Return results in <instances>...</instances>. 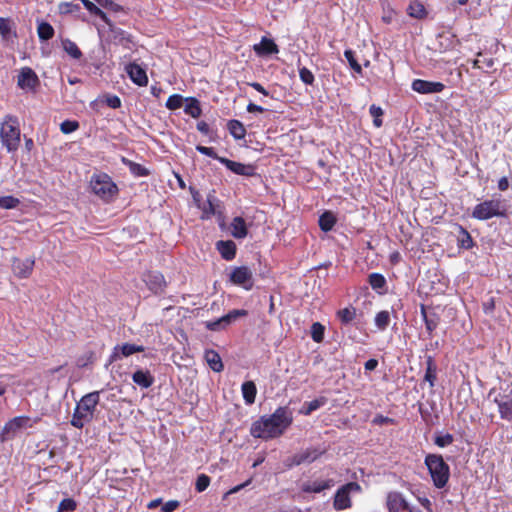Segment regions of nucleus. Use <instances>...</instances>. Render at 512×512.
<instances>
[{"instance_id":"nucleus-5","label":"nucleus","mask_w":512,"mask_h":512,"mask_svg":"<svg viewBox=\"0 0 512 512\" xmlns=\"http://www.w3.org/2000/svg\"><path fill=\"white\" fill-rule=\"evenodd\" d=\"M506 211L505 200L492 198L477 204L472 211V217L478 220H488L493 217H503L506 215Z\"/></svg>"},{"instance_id":"nucleus-59","label":"nucleus","mask_w":512,"mask_h":512,"mask_svg":"<svg viewBox=\"0 0 512 512\" xmlns=\"http://www.w3.org/2000/svg\"><path fill=\"white\" fill-rule=\"evenodd\" d=\"M248 85L251 86L252 88H254L259 93H261L262 95L269 96V92L260 83L251 82V83H248Z\"/></svg>"},{"instance_id":"nucleus-23","label":"nucleus","mask_w":512,"mask_h":512,"mask_svg":"<svg viewBox=\"0 0 512 512\" xmlns=\"http://www.w3.org/2000/svg\"><path fill=\"white\" fill-rule=\"evenodd\" d=\"M217 250L225 260H232L236 255V245L233 241H218L216 243Z\"/></svg>"},{"instance_id":"nucleus-45","label":"nucleus","mask_w":512,"mask_h":512,"mask_svg":"<svg viewBox=\"0 0 512 512\" xmlns=\"http://www.w3.org/2000/svg\"><path fill=\"white\" fill-rule=\"evenodd\" d=\"M184 98L179 94L171 95L166 102V107L170 110H176L182 107Z\"/></svg>"},{"instance_id":"nucleus-46","label":"nucleus","mask_w":512,"mask_h":512,"mask_svg":"<svg viewBox=\"0 0 512 512\" xmlns=\"http://www.w3.org/2000/svg\"><path fill=\"white\" fill-rule=\"evenodd\" d=\"M77 504L71 498L63 499L58 506V512H73L76 510Z\"/></svg>"},{"instance_id":"nucleus-32","label":"nucleus","mask_w":512,"mask_h":512,"mask_svg":"<svg viewBox=\"0 0 512 512\" xmlns=\"http://www.w3.org/2000/svg\"><path fill=\"white\" fill-rule=\"evenodd\" d=\"M421 313H422L423 319L425 321L426 329L429 332H432L433 330H435L439 324L438 315L435 313H430V314L427 313L424 306L421 307Z\"/></svg>"},{"instance_id":"nucleus-25","label":"nucleus","mask_w":512,"mask_h":512,"mask_svg":"<svg viewBox=\"0 0 512 512\" xmlns=\"http://www.w3.org/2000/svg\"><path fill=\"white\" fill-rule=\"evenodd\" d=\"M231 234L237 239H242L247 235V227L242 217H235L231 222Z\"/></svg>"},{"instance_id":"nucleus-9","label":"nucleus","mask_w":512,"mask_h":512,"mask_svg":"<svg viewBox=\"0 0 512 512\" xmlns=\"http://www.w3.org/2000/svg\"><path fill=\"white\" fill-rule=\"evenodd\" d=\"M387 507L389 512H421L412 507L398 492H391L387 496Z\"/></svg>"},{"instance_id":"nucleus-56","label":"nucleus","mask_w":512,"mask_h":512,"mask_svg":"<svg viewBox=\"0 0 512 512\" xmlns=\"http://www.w3.org/2000/svg\"><path fill=\"white\" fill-rule=\"evenodd\" d=\"M462 237L459 239L461 247L469 249L472 247L473 241L470 234L466 230H462Z\"/></svg>"},{"instance_id":"nucleus-21","label":"nucleus","mask_w":512,"mask_h":512,"mask_svg":"<svg viewBox=\"0 0 512 512\" xmlns=\"http://www.w3.org/2000/svg\"><path fill=\"white\" fill-rule=\"evenodd\" d=\"M28 421H29L28 417H24V416L15 417L5 424V426L2 430V434L4 436H12L16 432H18L20 429H22L27 424Z\"/></svg>"},{"instance_id":"nucleus-57","label":"nucleus","mask_w":512,"mask_h":512,"mask_svg":"<svg viewBox=\"0 0 512 512\" xmlns=\"http://www.w3.org/2000/svg\"><path fill=\"white\" fill-rule=\"evenodd\" d=\"M180 505V502L177 500H169L165 504L162 505L161 511L162 512H173L175 511Z\"/></svg>"},{"instance_id":"nucleus-7","label":"nucleus","mask_w":512,"mask_h":512,"mask_svg":"<svg viewBox=\"0 0 512 512\" xmlns=\"http://www.w3.org/2000/svg\"><path fill=\"white\" fill-rule=\"evenodd\" d=\"M361 487L356 482H349L339 488L335 494L333 506L336 510H344L351 507L350 494L360 492Z\"/></svg>"},{"instance_id":"nucleus-64","label":"nucleus","mask_w":512,"mask_h":512,"mask_svg":"<svg viewBox=\"0 0 512 512\" xmlns=\"http://www.w3.org/2000/svg\"><path fill=\"white\" fill-rule=\"evenodd\" d=\"M161 504H162V499L161 498H157V499H154V500L150 501L148 503L147 507L149 509H154V508L158 507Z\"/></svg>"},{"instance_id":"nucleus-19","label":"nucleus","mask_w":512,"mask_h":512,"mask_svg":"<svg viewBox=\"0 0 512 512\" xmlns=\"http://www.w3.org/2000/svg\"><path fill=\"white\" fill-rule=\"evenodd\" d=\"M126 72L130 79L139 86H145L148 83V78L145 70L135 63L126 66Z\"/></svg>"},{"instance_id":"nucleus-18","label":"nucleus","mask_w":512,"mask_h":512,"mask_svg":"<svg viewBox=\"0 0 512 512\" xmlns=\"http://www.w3.org/2000/svg\"><path fill=\"white\" fill-rule=\"evenodd\" d=\"M334 484L332 479L308 481L302 484L301 489L305 493H320L323 490L332 488Z\"/></svg>"},{"instance_id":"nucleus-6","label":"nucleus","mask_w":512,"mask_h":512,"mask_svg":"<svg viewBox=\"0 0 512 512\" xmlns=\"http://www.w3.org/2000/svg\"><path fill=\"white\" fill-rule=\"evenodd\" d=\"M92 192L105 202L114 199L118 193L117 185L105 173L94 174L90 180Z\"/></svg>"},{"instance_id":"nucleus-13","label":"nucleus","mask_w":512,"mask_h":512,"mask_svg":"<svg viewBox=\"0 0 512 512\" xmlns=\"http://www.w3.org/2000/svg\"><path fill=\"white\" fill-rule=\"evenodd\" d=\"M321 454L322 452L318 451L317 449H306L305 451L297 453L294 456L288 458L286 460V466L291 468L293 466H298L302 463H311L315 461Z\"/></svg>"},{"instance_id":"nucleus-49","label":"nucleus","mask_w":512,"mask_h":512,"mask_svg":"<svg viewBox=\"0 0 512 512\" xmlns=\"http://www.w3.org/2000/svg\"><path fill=\"white\" fill-rule=\"evenodd\" d=\"M344 56L345 58L347 59V61L349 62L351 68L356 72V73H361L362 72V68L360 66V64L356 61L355 57H354V52L352 50H346L344 52Z\"/></svg>"},{"instance_id":"nucleus-39","label":"nucleus","mask_w":512,"mask_h":512,"mask_svg":"<svg viewBox=\"0 0 512 512\" xmlns=\"http://www.w3.org/2000/svg\"><path fill=\"white\" fill-rule=\"evenodd\" d=\"M123 163L129 167L130 172L135 176H147L148 170L141 164L135 163L126 158L122 159Z\"/></svg>"},{"instance_id":"nucleus-24","label":"nucleus","mask_w":512,"mask_h":512,"mask_svg":"<svg viewBox=\"0 0 512 512\" xmlns=\"http://www.w3.org/2000/svg\"><path fill=\"white\" fill-rule=\"evenodd\" d=\"M204 358L214 372H221L224 369L222 359L216 351L206 350Z\"/></svg>"},{"instance_id":"nucleus-63","label":"nucleus","mask_w":512,"mask_h":512,"mask_svg":"<svg viewBox=\"0 0 512 512\" xmlns=\"http://www.w3.org/2000/svg\"><path fill=\"white\" fill-rule=\"evenodd\" d=\"M197 129H198L200 132L204 133V134H207V133L209 132V126H208V124H207L206 122H203V121H201V122H199V123L197 124Z\"/></svg>"},{"instance_id":"nucleus-1","label":"nucleus","mask_w":512,"mask_h":512,"mask_svg":"<svg viewBox=\"0 0 512 512\" xmlns=\"http://www.w3.org/2000/svg\"><path fill=\"white\" fill-rule=\"evenodd\" d=\"M292 423L291 412L286 407H279L269 416H262L255 421L250 433L255 438L264 440L281 436Z\"/></svg>"},{"instance_id":"nucleus-42","label":"nucleus","mask_w":512,"mask_h":512,"mask_svg":"<svg viewBox=\"0 0 512 512\" xmlns=\"http://www.w3.org/2000/svg\"><path fill=\"white\" fill-rule=\"evenodd\" d=\"M325 328L319 322H315L311 326V337L316 343H321L324 339Z\"/></svg>"},{"instance_id":"nucleus-26","label":"nucleus","mask_w":512,"mask_h":512,"mask_svg":"<svg viewBox=\"0 0 512 512\" xmlns=\"http://www.w3.org/2000/svg\"><path fill=\"white\" fill-rule=\"evenodd\" d=\"M254 50L259 55L273 54L278 52L277 45L273 40L262 38L261 42L254 46Z\"/></svg>"},{"instance_id":"nucleus-54","label":"nucleus","mask_w":512,"mask_h":512,"mask_svg":"<svg viewBox=\"0 0 512 512\" xmlns=\"http://www.w3.org/2000/svg\"><path fill=\"white\" fill-rule=\"evenodd\" d=\"M0 34L4 39H8L11 34L10 21L4 18H0Z\"/></svg>"},{"instance_id":"nucleus-37","label":"nucleus","mask_w":512,"mask_h":512,"mask_svg":"<svg viewBox=\"0 0 512 512\" xmlns=\"http://www.w3.org/2000/svg\"><path fill=\"white\" fill-rule=\"evenodd\" d=\"M426 364H427V367H426L424 379H425V381L429 382L431 387H433L434 382L436 380V365L431 356H429L427 358Z\"/></svg>"},{"instance_id":"nucleus-60","label":"nucleus","mask_w":512,"mask_h":512,"mask_svg":"<svg viewBox=\"0 0 512 512\" xmlns=\"http://www.w3.org/2000/svg\"><path fill=\"white\" fill-rule=\"evenodd\" d=\"M378 366V361L376 359H369L368 361L365 362V370L367 371H372L374 369H376V367Z\"/></svg>"},{"instance_id":"nucleus-4","label":"nucleus","mask_w":512,"mask_h":512,"mask_svg":"<svg viewBox=\"0 0 512 512\" xmlns=\"http://www.w3.org/2000/svg\"><path fill=\"white\" fill-rule=\"evenodd\" d=\"M427 466L434 485L437 488H443L450 476L449 466L445 463L443 457L437 454H428L425 458Z\"/></svg>"},{"instance_id":"nucleus-50","label":"nucleus","mask_w":512,"mask_h":512,"mask_svg":"<svg viewBox=\"0 0 512 512\" xmlns=\"http://www.w3.org/2000/svg\"><path fill=\"white\" fill-rule=\"evenodd\" d=\"M369 112H370L371 116L374 118V120H373L374 125L376 127H380L382 125V120L380 117L383 115V110L376 105H371Z\"/></svg>"},{"instance_id":"nucleus-12","label":"nucleus","mask_w":512,"mask_h":512,"mask_svg":"<svg viewBox=\"0 0 512 512\" xmlns=\"http://www.w3.org/2000/svg\"><path fill=\"white\" fill-rule=\"evenodd\" d=\"M199 194H193L194 200L198 203V207L202 210L204 219H209L219 212L220 201L215 197L214 194L209 193L205 202L200 203L198 199Z\"/></svg>"},{"instance_id":"nucleus-30","label":"nucleus","mask_w":512,"mask_h":512,"mask_svg":"<svg viewBox=\"0 0 512 512\" xmlns=\"http://www.w3.org/2000/svg\"><path fill=\"white\" fill-rule=\"evenodd\" d=\"M144 281L147 282L150 289L154 292H158L159 290H161L164 285V278L158 272L148 274Z\"/></svg>"},{"instance_id":"nucleus-52","label":"nucleus","mask_w":512,"mask_h":512,"mask_svg":"<svg viewBox=\"0 0 512 512\" xmlns=\"http://www.w3.org/2000/svg\"><path fill=\"white\" fill-rule=\"evenodd\" d=\"M299 76H300L301 81L304 82L306 85H312L314 82L313 73L306 67H302L299 70Z\"/></svg>"},{"instance_id":"nucleus-38","label":"nucleus","mask_w":512,"mask_h":512,"mask_svg":"<svg viewBox=\"0 0 512 512\" xmlns=\"http://www.w3.org/2000/svg\"><path fill=\"white\" fill-rule=\"evenodd\" d=\"M62 46L64 51L72 58L79 59L82 56V52L73 41L65 39L62 41Z\"/></svg>"},{"instance_id":"nucleus-3","label":"nucleus","mask_w":512,"mask_h":512,"mask_svg":"<svg viewBox=\"0 0 512 512\" xmlns=\"http://www.w3.org/2000/svg\"><path fill=\"white\" fill-rule=\"evenodd\" d=\"M20 127L17 117L6 115L1 122L0 140L8 152H14L20 145Z\"/></svg>"},{"instance_id":"nucleus-53","label":"nucleus","mask_w":512,"mask_h":512,"mask_svg":"<svg viewBox=\"0 0 512 512\" xmlns=\"http://www.w3.org/2000/svg\"><path fill=\"white\" fill-rule=\"evenodd\" d=\"M453 436L449 433L443 434V435H437L435 437V444L439 447H446L450 445L453 442Z\"/></svg>"},{"instance_id":"nucleus-44","label":"nucleus","mask_w":512,"mask_h":512,"mask_svg":"<svg viewBox=\"0 0 512 512\" xmlns=\"http://www.w3.org/2000/svg\"><path fill=\"white\" fill-rule=\"evenodd\" d=\"M369 284L373 289H382L386 284V280L383 275L372 273L369 275Z\"/></svg>"},{"instance_id":"nucleus-22","label":"nucleus","mask_w":512,"mask_h":512,"mask_svg":"<svg viewBox=\"0 0 512 512\" xmlns=\"http://www.w3.org/2000/svg\"><path fill=\"white\" fill-rule=\"evenodd\" d=\"M132 380L135 384L145 389L151 387L154 383V377L150 371L142 369H139L133 373Z\"/></svg>"},{"instance_id":"nucleus-8","label":"nucleus","mask_w":512,"mask_h":512,"mask_svg":"<svg viewBox=\"0 0 512 512\" xmlns=\"http://www.w3.org/2000/svg\"><path fill=\"white\" fill-rule=\"evenodd\" d=\"M230 280L233 284L242 286L246 290L253 287V273L246 266L236 267L230 274Z\"/></svg>"},{"instance_id":"nucleus-62","label":"nucleus","mask_w":512,"mask_h":512,"mask_svg":"<svg viewBox=\"0 0 512 512\" xmlns=\"http://www.w3.org/2000/svg\"><path fill=\"white\" fill-rule=\"evenodd\" d=\"M265 109L259 105H256L254 103H249L247 105V111L249 113H255V112H263Z\"/></svg>"},{"instance_id":"nucleus-35","label":"nucleus","mask_w":512,"mask_h":512,"mask_svg":"<svg viewBox=\"0 0 512 512\" xmlns=\"http://www.w3.org/2000/svg\"><path fill=\"white\" fill-rule=\"evenodd\" d=\"M184 112L193 118L199 117L201 114V108L199 106L198 100L194 98L186 99Z\"/></svg>"},{"instance_id":"nucleus-36","label":"nucleus","mask_w":512,"mask_h":512,"mask_svg":"<svg viewBox=\"0 0 512 512\" xmlns=\"http://www.w3.org/2000/svg\"><path fill=\"white\" fill-rule=\"evenodd\" d=\"M37 33L42 41H47L54 36V28L47 22H41L37 27Z\"/></svg>"},{"instance_id":"nucleus-61","label":"nucleus","mask_w":512,"mask_h":512,"mask_svg":"<svg viewBox=\"0 0 512 512\" xmlns=\"http://www.w3.org/2000/svg\"><path fill=\"white\" fill-rule=\"evenodd\" d=\"M509 187V181H508V178L507 177H502L499 181H498V189L500 191H506Z\"/></svg>"},{"instance_id":"nucleus-40","label":"nucleus","mask_w":512,"mask_h":512,"mask_svg":"<svg viewBox=\"0 0 512 512\" xmlns=\"http://www.w3.org/2000/svg\"><path fill=\"white\" fill-rule=\"evenodd\" d=\"M337 315L343 324H349L356 316V309L354 307H346L339 310Z\"/></svg>"},{"instance_id":"nucleus-28","label":"nucleus","mask_w":512,"mask_h":512,"mask_svg":"<svg viewBox=\"0 0 512 512\" xmlns=\"http://www.w3.org/2000/svg\"><path fill=\"white\" fill-rule=\"evenodd\" d=\"M120 351L122 356L124 357H128L134 353H138V352H143L144 351V346L142 345H136V344H130V343H125V344H122V345H117L115 348H114V353H113V358H116L117 357V352Z\"/></svg>"},{"instance_id":"nucleus-29","label":"nucleus","mask_w":512,"mask_h":512,"mask_svg":"<svg viewBox=\"0 0 512 512\" xmlns=\"http://www.w3.org/2000/svg\"><path fill=\"white\" fill-rule=\"evenodd\" d=\"M230 134L237 140L243 139L246 135L244 125L238 120H230L227 123Z\"/></svg>"},{"instance_id":"nucleus-41","label":"nucleus","mask_w":512,"mask_h":512,"mask_svg":"<svg viewBox=\"0 0 512 512\" xmlns=\"http://www.w3.org/2000/svg\"><path fill=\"white\" fill-rule=\"evenodd\" d=\"M390 323V313L388 311H380L375 316V325L380 330H385Z\"/></svg>"},{"instance_id":"nucleus-27","label":"nucleus","mask_w":512,"mask_h":512,"mask_svg":"<svg viewBox=\"0 0 512 512\" xmlns=\"http://www.w3.org/2000/svg\"><path fill=\"white\" fill-rule=\"evenodd\" d=\"M242 395L246 404L251 405L255 402L257 388L253 381H246L241 386Z\"/></svg>"},{"instance_id":"nucleus-15","label":"nucleus","mask_w":512,"mask_h":512,"mask_svg":"<svg viewBox=\"0 0 512 512\" xmlns=\"http://www.w3.org/2000/svg\"><path fill=\"white\" fill-rule=\"evenodd\" d=\"M84 7L91 13L96 16H99L110 28V30L115 34V38L117 36H120V40L125 39L124 32L120 29H117L113 26L107 15L99 8L97 7L93 2L89 0H81Z\"/></svg>"},{"instance_id":"nucleus-43","label":"nucleus","mask_w":512,"mask_h":512,"mask_svg":"<svg viewBox=\"0 0 512 512\" xmlns=\"http://www.w3.org/2000/svg\"><path fill=\"white\" fill-rule=\"evenodd\" d=\"M20 204V200L14 196L8 195L0 197V208L2 209H15Z\"/></svg>"},{"instance_id":"nucleus-48","label":"nucleus","mask_w":512,"mask_h":512,"mask_svg":"<svg viewBox=\"0 0 512 512\" xmlns=\"http://www.w3.org/2000/svg\"><path fill=\"white\" fill-rule=\"evenodd\" d=\"M210 484V477L206 474H200L197 477L196 483H195V489L197 492H203L205 491Z\"/></svg>"},{"instance_id":"nucleus-51","label":"nucleus","mask_w":512,"mask_h":512,"mask_svg":"<svg viewBox=\"0 0 512 512\" xmlns=\"http://www.w3.org/2000/svg\"><path fill=\"white\" fill-rule=\"evenodd\" d=\"M78 127H79V124L77 121L66 120L61 123L60 130L64 134H69V133L76 131L78 129Z\"/></svg>"},{"instance_id":"nucleus-10","label":"nucleus","mask_w":512,"mask_h":512,"mask_svg":"<svg viewBox=\"0 0 512 512\" xmlns=\"http://www.w3.org/2000/svg\"><path fill=\"white\" fill-rule=\"evenodd\" d=\"M38 84L39 78L30 67H23L20 69L17 76V85L20 89L32 91L37 87Z\"/></svg>"},{"instance_id":"nucleus-16","label":"nucleus","mask_w":512,"mask_h":512,"mask_svg":"<svg viewBox=\"0 0 512 512\" xmlns=\"http://www.w3.org/2000/svg\"><path fill=\"white\" fill-rule=\"evenodd\" d=\"M34 267V260L31 258H26L21 260L19 258H14L12 263V271L14 275L18 278H28L32 273Z\"/></svg>"},{"instance_id":"nucleus-20","label":"nucleus","mask_w":512,"mask_h":512,"mask_svg":"<svg viewBox=\"0 0 512 512\" xmlns=\"http://www.w3.org/2000/svg\"><path fill=\"white\" fill-rule=\"evenodd\" d=\"M219 162L225 165L230 171L238 175L251 176L253 168L250 165H245L239 162L229 160L227 158H219Z\"/></svg>"},{"instance_id":"nucleus-34","label":"nucleus","mask_w":512,"mask_h":512,"mask_svg":"<svg viewBox=\"0 0 512 512\" xmlns=\"http://www.w3.org/2000/svg\"><path fill=\"white\" fill-rule=\"evenodd\" d=\"M407 11L411 17H414L417 19H421V18L425 17V15H426L425 7L423 6V4L421 2H419L417 0L412 1L409 4Z\"/></svg>"},{"instance_id":"nucleus-11","label":"nucleus","mask_w":512,"mask_h":512,"mask_svg":"<svg viewBox=\"0 0 512 512\" xmlns=\"http://www.w3.org/2000/svg\"><path fill=\"white\" fill-rule=\"evenodd\" d=\"M247 314L246 310H232L228 314L222 316L221 318L215 320V321H208L206 322V328L211 331H219L221 329H224L228 325H230L232 322L237 320L241 316H245Z\"/></svg>"},{"instance_id":"nucleus-33","label":"nucleus","mask_w":512,"mask_h":512,"mask_svg":"<svg viewBox=\"0 0 512 512\" xmlns=\"http://www.w3.org/2000/svg\"><path fill=\"white\" fill-rule=\"evenodd\" d=\"M335 223L336 217L332 212L329 211L323 213L319 218V226L325 232L330 231L335 225Z\"/></svg>"},{"instance_id":"nucleus-47","label":"nucleus","mask_w":512,"mask_h":512,"mask_svg":"<svg viewBox=\"0 0 512 512\" xmlns=\"http://www.w3.org/2000/svg\"><path fill=\"white\" fill-rule=\"evenodd\" d=\"M60 14H69L80 10V6L73 2H61L58 5Z\"/></svg>"},{"instance_id":"nucleus-2","label":"nucleus","mask_w":512,"mask_h":512,"mask_svg":"<svg viewBox=\"0 0 512 512\" xmlns=\"http://www.w3.org/2000/svg\"><path fill=\"white\" fill-rule=\"evenodd\" d=\"M99 399V391L90 392L84 395L76 405L72 416L71 425L81 429L86 423L92 421L94 411L99 403Z\"/></svg>"},{"instance_id":"nucleus-17","label":"nucleus","mask_w":512,"mask_h":512,"mask_svg":"<svg viewBox=\"0 0 512 512\" xmlns=\"http://www.w3.org/2000/svg\"><path fill=\"white\" fill-rule=\"evenodd\" d=\"M494 403L498 407L500 417L507 421H512V398L508 395L498 394L494 398Z\"/></svg>"},{"instance_id":"nucleus-55","label":"nucleus","mask_w":512,"mask_h":512,"mask_svg":"<svg viewBox=\"0 0 512 512\" xmlns=\"http://www.w3.org/2000/svg\"><path fill=\"white\" fill-rule=\"evenodd\" d=\"M196 150H197L198 152H200L201 154H204V155H206V156H209V157H211V158H213V159H216V160H218V161H219V158H221L220 156H218V155L214 152L213 148H211V147H206V146H202V145H197V146H196Z\"/></svg>"},{"instance_id":"nucleus-58","label":"nucleus","mask_w":512,"mask_h":512,"mask_svg":"<svg viewBox=\"0 0 512 512\" xmlns=\"http://www.w3.org/2000/svg\"><path fill=\"white\" fill-rule=\"evenodd\" d=\"M106 103L109 107L116 109L121 106V100L118 96H109L106 98Z\"/></svg>"},{"instance_id":"nucleus-31","label":"nucleus","mask_w":512,"mask_h":512,"mask_svg":"<svg viewBox=\"0 0 512 512\" xmlns=\"http://www.w3.org/2000/svg\"><path fill=\"white\" fill-rule=\"evenodd\" d=\"M327 403V399L325 397H319L310 402H306L302 409L301 413L304 415H310L313 411L323 407Z\"/></svg>"},{"instance_id":"nucleus-14","label":"nucleus","mask_w":512,"mask_h":512,"mask_svg":"<svg viewBox=\"0 0 512 512\" xmlns=\"http://www.w3.org/2000/svg\"><path fill=\"white\" fill-rule=\"evenodd\" d=\"M445 85L441 82H432L422 79H415L412 82V89L420 94H431L442 92Z\"/></svg>"}]
</instances>
